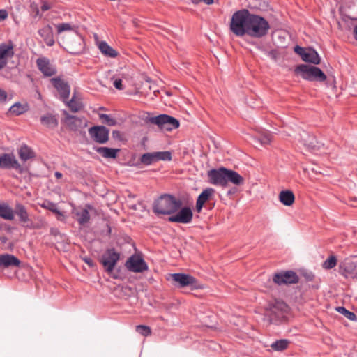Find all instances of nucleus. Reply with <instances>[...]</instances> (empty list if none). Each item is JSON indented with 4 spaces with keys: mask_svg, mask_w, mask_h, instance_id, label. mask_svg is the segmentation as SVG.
I'll list each match as a JSON object with an SVG mask.
<instances>
[{
    "mask_svg": "<svg viewBox=\"0 0 357 357\" xmlns=\"http://www.w3.org/2000/svg\"><path fill=\"white\" fill-rule=\"evenodd\" d=\"M84 47L83 38L81 36L77 34L72 41L67 43V51L71 54L77 55L83 52Z\"/></svg>",
    "mask_w": 357,
    "mask_h": 357,
    "instance_id": "21",
    "label": "nucleus"
},
{
    "mask_svg": "<svg viewBox=\"0 0 357 357\" xmlns=\"http://www.w3.org/2000/svg\"><path fill=\"white\" fill-rule=\"evenodd\" d=\"M94 208L91 204H86L85 208H79L75 212V215L77 222L81 226H84L90 220L89 210H93Z\"/></svg>",
    "mask_w": 357,
    "mask_h": 357,
    "instance_id": "22",
    "label": "nucleus"
},
{
    "mask_svg": "<svg viewBox=\"0 0 357 357\" xmlns=\"http://www.w3.org/2000/svg\"><path fill=\"white\" fill-rule=\"evenodd\" d=\"M98 48L106 56L115 58L118 55V52L105 41H101L99 43Z\"/></svg>",
    "mask_w": 357,
    "mask_h": 357,
    "instance_id": "29",
    "label": "nucleus"
},
{
    "mask_svg": "<svg viewBox=\"0 0 357 357\" xmlns=\"http://www.w3.org/2000/svg\"><path fill=\"white\" fill-rule=\"evenodd\" d=\"M215 190L211 188H207L204 189L201 194L198 196L195 208L197 213H200L203 208V206L205 204L210 202L214 198ZM210 205L209 208H212L214 207L215 203Z\"/></svg>",
    "mask_w": 357,
    "mask_h": 357,
    "instance_id": "15",
    "label": "nucleus"
},
{
    "mask_svg": "<svg viewBox=\"0 0 357 357\" xmlns=\"http://www.w3.org/2000/svg\"><path fill=\"white\" fill-rule=\"evenodd\" d=\"M36 66L44 77H52L57 73L56 66L47 57H40L36 59Z\"/></svg>",
    "mask_w": 357,
    "mask_h": 357,
    "instance_id": "16",
    "label": "nucleus"
},
{
    "mask_svg": "<svg viewBox=\"0 0 357 357\" xmlns=\"http://www.w3.org/2000/svg\"><path fill=\"white\" fill-rule=\"evenodd\" d=\"M335 310L340 314L344 315L349 320L357 321V316L356 315V314L351 311L348 310L344 306H337L335 308Z\"/></svg>",
    "mask_w": 357,
    "mask_h": 357,
    "instance_id": "37",
    "label": "nucleus"
},
{
    "mask_svg": "<svg viewBox=\"0 0 357 357\" xmlns=\"http://www.w3.org/2000/svg\"><path fill=\"white\" fill-rule=\"evenodd\" d=\"M279 200L284 206H290L294 202L295 196L291 190H282L279 194Z\"/></svg>",
    "mask_w": 357,
    "mask_h": 357,
    "instance_id": "25",
    "label": "nucleus"
},
{
    "mask_svg": "<svg viewBox=\"0 0 357 357\" xmlns=\"http://www.w3.org/2000/svg\"><path fill=\"white\" fill-rule=\"evenodd\" d=\"M40 121L42 124L50 128H55L58 126L56 118L51 114L43 116L40 119Z\"/></svg>",
    "mask_w": 357,
    "mask_h": 357,
    "instance_id": "34",
    "label": "nucleus"
},
{
    "mask_svg": "<svg viewBox=\"0 0 357 357\" xmlns=\"http://www.w3.org/2000/svg\"><path fill=\"white\" fill-rule=\"evenodd\" d=\"M305 146L309 149V151L313 153H316L317 151L324 148V144L319 142L313 136L309 137V139L305 143Z\"/></svg>",
    "mask_w": 357,
    "mask_h": 357,
    "instance_id": "31",
    "label": "nucleus"
},
{
    "mask_svg": "<svg viewBox=\"0 0 357 357\" xmlns=\"http://www.w3.org/2000/svg\"><path fill=\"white\" fill-rule=\"evenodd\" d=\"M119 259L120 254L114 248H109L102 255L100 262L107 273H112Z\"/></svg>",
    "mask_w": 357,
    "mask_h": 357,
    "instance_id": "10",
    "label": "nucleus"
},
{
    "mask_svg": "<svg viewBox=\"0 0 357 357\" xmlns=\"http://www.w3.org/2000/svg\"><path fill=\"white\" fill-rule=\"evenodd\" d=\"M114 86L119 90L123 89L122 80L121 79H116L114 82Z\"/></svg>",
    "mask_w": 357,
    "mask_h": 357,
    "instance_id": "48",
    "label": "nucleus"
},
{
    "mask_svg": "<svg viewBox=\"0 0 357 357\" xmlns=\"http://www.w3.org/2000/svg\"><path fill=\"white\" fill-rule=\"evenodd\" d=\"M305 51H306V49L301 47L298 45H296L294 47V52L296 54H298V55H300L302 59L303 58V54L305 53Z\"/></svg>",
    "mask_w": 357,
    "mask_h": 357,
    "instance_id": "47",
    "label": "nucleus"
},
{
    "mask_svg": "<svg viewBox=\"0 0 357 357\" xmlns=\"http://www.w3.org/2000/svg\"><path fill=\"white\" fill-rule=\"evenodd\" d=\"M99 117L102 120V123L107 126H114L117 123L116 119L111 117L109 114H100Z\"/></svg>",
    "mask_w": 357,
    "mask_h": 357,
    "instance_id": "40",
    "label": "nucleus"
},
{
    "mask_svg": "<svg viewBox=\"0 0 357 357\" xmlns=\"http://www.w3.org/2000/svg\"><path fill=\"white\" fill-rule=\"evenodd\" d=\"M109 129L104 126H95L89 129L90 137L98 144H105L109 140Z\"/></svg>",
    "mask_w": 357,
    "mask_h": 357,
    "instance_id": "12",
    "label": "nucleus"
},
{
    "mask_svg": "<svg viewBox=\"0 0 357 357\" xmlns=\"http://www.w3.org/2000/svg\"><path fill=\"white\" fill-rule=\"evenodd\" d=\"M18 154L21 160L24 162L35 157V153L26 144L21 146L18 150Z\"/></svg>",
    "mask_w": 357,
    "mask_h": 357,
    "instance_id": "28",
    "label": "nucleus"
},
{
    "mask_svg": "<svg viewBox=\"0 0 357 357\" xmlns=\"http://www.w3.org/2000/svg\"><path fill=\"white\" fill-rule=\"evenodd\" d=\"M41 207L55 213L56 215H57V219L59 220H62L61 218L64 216L63 213L58 209L56 204L55 203L47 201L42 204Z\"/></svg>",
    "mask_w": 357,
    "mask_h": 357,
    "instance_id": "33",
    "label": "nucleus"
},
{
    "mask_svg": "<svg viewBox=\"0 0 357 357\" xmlns=\"http://www.w3.org/2000/svg\"><path fill=\"white\" fill-rule=\"evenodd\" d=\"M259 141L261 144L267 145L271 142V135L269 133H265L259 137Z\"/></svg>",
    "mask_w": 357,
    "mask_h": 357,
    "instance_id": "45",
    "label": "nucleus"
},
{
    "mask_svg": "<svg viewBox=\"0 0 357 357\" xmlns=\"http://www.w3.org/2000/svg\"><path fill=\"white\" fill-rule=\"evenodd\" d=\"M351 199V206H354V207H357V198L356 197H351L350 198Z\"/></svg>",
    "mask_w": 357,
    "mask_h": 357,
    "instance_id": "53",
    "label": "nucleus"
},
{
    "mask_svg": "<svg viewBox=\"0 0 357 357\" xmlns=\"http://www.w3.org/2000/svg\"><path fill=\"white\" fill-rule=\"evenodd\" d=\"M171 160L172 153L169 151L146 153L139 158L140 162L146 166L160 160L170 161Z\"/></svg>",
    "mask_w": 357,
    "mask_h": 357,
    "instance_id": "8",
    "label": "nucleus"
},
{
    "mask_svg": "<svg viewBox=\"0 0 357 357\" xmlns=\"http://www.w3.org/2000/svg\"><path fill=\"white\" fill-rule=\"evenodd\" d=\"M54 176H55V177H56V178H61L62 177V176H63V175H62V174H61V172H56L54 173Z\"/></svg>",
    "mask_w": 357,
    "mask_h": 357,
    "instance_id": "56",
    "label": "nucleus"
},
{
    "mask_svg": "<svg viewBox=\"0 0 357 357\" xmlns=\"http://www.w3.org/2000/svg\"><path fill=\"white\" fill-rule=\"evenodd\" d=\"M64 102L66 103L68 107L73 112H77L79 111L82 107V103L75 100V96H73L69 101L67 100Z\"/></svg>",
    "mask_w": 357,
    "mask_h": 357,
    "instance_id": "38",
    "label": "nucleus"
},
{
    "mask_svg": "<svg viewBox=\"0 0 357 357\" xmlns=\"http://www.w3.org/2000/svg\"><path fill=\"white\" fill-rule=\"evenodd\" d=\"M15 213L19 217L21 222L26 223L29 221L27 211L22 204H17L15 205Z\"/></svg>",
    "mask_w": 357,
    "mask_h": 357,
    "instance_id": "30",
    "label": "nucleus"
},
{
    "mask_svg": "<svg viewBox=\"0 0 357 357\" xmlns=\"http://www.w3.org/2000/svg\"><path fill=\"white\" fill-rule=\"evenodd\" d=\"M50 82L58 92L59 98L63 102H66L70 93V86L68 83L60 77L52 78Z\"/></svg>",
    "mask_w": 357,
    "mask_h": 357,
    "instance_id": "11",
    "label": "nucleus"
},
{
    "mask_svg": "<svg viewBox=\"0 0 357 357\" xmlns=\"http://www.w3.org/2000/svg\"><path fill=\"white\" fill-rule=\"evenodd\" d=\"M20 264V260L15 255L8 253L0 254V269L19 267Z\"/></svg>",
    "mask_w": 357,
    "mask_h": 357,
    "instance_id": "20",
    "label": "nucleus"
},
{
    "mask_svg": "<svg viewBox=\"0 0 357 357\" xmlns=\"http://www.w3.org/2000/svg\"><path fill=\"white\" fill-rule=\"evenodd\" d=\"M301 274L307 282H311L315 279V275L312 271L304 270L302 271Z\"/></svg>",
    "mask_w": 357,
    "mask_h": 357,
    "instance_id": "44",
    "label": "nucleus"
},
{
    "mask_svg": "<svg viewBox=\"0 0 357 357\" xmlns=\"http://www.w3.org/2000/svg\"><path fill=\"white\" fill-rule=\"evenodd\" d=\"M118 293V294H114L115 296H117V297H121V294L122 293H124V296H134L135 294L134 293H137L138 291H131L132 294H127L126 291H116Z\"/></svg>",
    "mask_w": 357,
    "mask_h": 357,
    "instance_id": "51",
    "label": "nucleus"
},
{
    "mask_svg": "<svg viewBox=\"0 0 357 357\" xmlns=\"http://www.w3.org/2000/svg\"><path fill=\"white\" fill-rule=\"evenodd\" d=\"M340 271L346 278H357V263L352 258L345 259L340 265Z\"/></svg>",
    "mask_w": 357,
    "mask_h": 357,
    "instance_id": "19",
    "label": "nucleus"
},
{
    "mask_svg": "<svg viewBox=\"0 0 357 357\" xmlns=\"http://www.w3.org/2000/svg\"><path fill=\"white\" fill-rule=\"evenodd\" d=\"M303 60L305 62H308L317 65L320 63L321 59L317 52L313 48L306 49L305 53L303 54Z\"/></svg>",
    "mask_w": 357,
    "mask_h": 357,
    "instance_id": "24",
    "label": "nucleus"
},
{
    "mask_svg": "<svg viewBox=\"0 0 357 357\" xmlns=\"http://www.w3.org/2000/svg\"><path fill=\"white\" fill-rule=\"evenodd\" d=\"M126 268L134 273H142L148 269V266L144 259L139 255H132L126 262Z\"/></svg>",
    "mask_w": 357,
    "mask_h": 357,
    "instance_id": "13",
    "label": "nucleus"
},
{
    "mask_svg": "<svg viewBox=\"0 0 357 357\" xmlns=\"http://www.w3.org/2000/svg\"><path fill=\"white\" fill-rule=\"evenodd\" d=\"M8 17V12L4 9L0 10V20H4Z\"/></svg>",
    "mask_w": 357,
    "mask_h": 357,
    "instance_id": "50",
    "label": "nucleus"
},
{
    "mask_svg": "<svg viewBox=\"0 0 357 357\" xmlns=\"http://www.w3.org/2000/svg\"><path fill=\"white\" fill-rule=\"evenodd\" d=\"M65 121L68 127L73 131H77L86 126V123L84 119L78 118L75 116L68 114L66 117Z\"/></svg>",
    "mask_w": 357,
    "mask_h": 357,
    "instance_id": "23",
    "label": "nucleus"
},
{
    "mask_svg": "<svg viewBox=\"0 0 357 357\" xmlns=\"http://www.w3.org/2000/svg\"><path fill=\"white\" fill-rule=\"evenodd\" d=\"M337 265V259L334 255H331L322 264V267L326 270L334 268Z\"/></svg>",
    "mask_w": 357,
    "mask_h": 357,
    "instance_id": "39",
    "label": "nucleus"
},
{
    "mask_svg": "<svg viewBox=\"0 0 357 357\" xmlns=\"http://www.w3.org/2000/svg\"><path fill=\"white\" fill-rule=\"evenodd\" d=\"M354 37L357 40V25L354 27Z\"/></svg>",
    "mask_w": 357,
    "mask_h": 357,
    "instance_id": "60",
    "label": "nucleus"
},
{
    "mask_svg": "<svg viewBox=\"0 0 357 357\" xmlns=\"http://www.w3.org/2000/svg\"><path fill=\"white\" fill-rule=\"evenodd\" d=\"M7 93L5 91L0 89V102L6 101Z\"/></svg>",
    "mask_w": 357,
    "mask_h": 357,
    "instance_id": "49",
    "label": "nucleus"
},
{
    "mask_svg": "<svg viewBox=\"0 0 357 357\" xmlns=\"http://www.w3.org/2000/svg\"><path fill=\"white\" fill-rule=\"evenodd\" d=\"M43 222L41 221L40 222L38 223L31 222L30 224H27L25 227L31 229H38L42 228L43 227Z\"/></svg>",
    "mask_w": 357,
    "mask_h": 357,
    "instance_id": "46",
    "label": "nucleus"
},
{
    "mask_svg": "<svg viewBox=\"0 0 357 357\" xmlns=\"http://www.w3.org/2000/svg\"><path fill=\"white\" fill-rule=\"evenodd\" d=\"M175 286L179 288L190 287L192 289H204V285L195 277L186 273H173L170 275Z\"/></svg>",
    "mask_w": 357,
    "mask_h": 357,
    "instance_id": "6",
    "label": "nucleus"
},
{
    "mask_svg": "<svg viewBox=\"0 0 357 357\" xmlns=\"http://www.w3.org/2000/svg\"><path fill=\"white\" fill-rule=\"evenodd\" d=\"M84 261L90 267H93L94 266V261L91 258L86 257L84 259Z\"/></svg>",
    "mask_w": 357,
    "mask_h": 357,
    "instance_id": "52",
    "label": "nucleus"
},
{
    "mask_svg": "<svg viewBox=\"0 0 357 357\" xmlns=\"http://www.w3.org/2000/svg\"><path fill=\"white\" fill-rule=\"evenodd\" d=\"M29 109L27 104H21L20 102H16L14 105H13L9 111L10 113L19 116L24 113H25Z\"/></svg>",
    "mask_w": 357,
    "mask_h": 357,
    "instance_id": "35",
    "label": "nucleus"
},
{
    "mask_svg": "<svg viewBox=\"0 0 357 357\" xmlns=\"http://www.w3.org/2000/svg\"><path fill=\"white\" fill-rule=\"evenodd\" d=\"M57 33H61L66 31H70L73 29V26L70 23H61L56 26Z\"/></svg>",
    "mask_w": 357,
    "mask_h": 357,
    "instance_id": "43",
    "label": "nucleus"
},
{
    "mask_svg": "<svg viewBox=\"0 0 357 357\" xmlns=\"http://www.w3.org/2000/svg\"><path fill=\"white\" fill-rule=\"evenodd\" d=\"M50 8V5L46 2H44L43 3V5L41 6V10L43 11H46V10H49Z\"/></svg>",
    "mask_w": 357,
    "mask_h": 357,
    "instance_id": "54",
    "label": "nucleus"
},
{
    "mask_svg": "<svg viewBox=\"0 0 357 357\" xmlns=\"http://www.w3.org/2000/svg\"><path fill=\"white\" fill-rule=\"evenodd\" d=\"M207 176L209 183L214 185L227 187L229 182L236 185L244 183L243 177L238 172L223 167L208 171Z\"/></svg>",
    "mask_w": 357,
    "mask_h": 357,
    "instance_id": "2",
    "label": "nucleus"
},
{
    "mask_svg": "<svg viewBox=\"0 0 357 357\" xmlns=\"http://www.w3.org/2000/svg\"><path fill=\"white\" fill-rule=\"evenodd\" d=\"M296 72L299 73L303 79L310 82H323L327 78L325 73L314 66L301 64L296 67Z\"/></svg>",
    "mask_w": 357,
    "mask_h": 357,
    "instance_id": "5",
    "label": "nucleus"
},
{
    "mask_svg": "<svg viewBox=\"0 0 357 357\" xmlns=\"http://www.w3.org/2000/svg\"><path fill=\"white\" fill-rule=\"evenodd\" d=\"M268 22L262 16L250 13L248 9L234 12L231 16L229 29L236 36H248L253 38L266 36L270 29Z\"/></svg>",
    "mask_w": 357,
    "mask_h": 357,
    "instance_id": "1",
    "label": "nucleus"
},
{
    "mask_svg": "<svg viewBox=\"0 0 357 357\" xmlns=\"http://www.w3.org/2000/svg\"><path fill=\"white\" fill-rule=\"evenodd\" d=\"M289 342L287 339L277 340L271 343V347L275 351H282L287 348Z\"/></svg>",
    "mask_w": 357,
    "mask_h": 357,
    "instance_id": "36",
    "label": "nucleus"
},
{
    "mask_svg": "<svg viewBox=\"0 0 357 357\" xmlns=\"http://www.w3.org/2000/svg\"><path fill=\"white\" fill-rule=\"evenodd\" d=\"M0 169H14L22 172L21 165L13 153H3L0 155Z\"/></svg>",
    "mask_w": 357,
    "mask_h": 357,
    "instance_id": "17",
    "label": "nucleus"
},
{
    "mask_svg": "<svg viewBox=\"0 0 357 357\" xmlns=\"http://www.w3.org/2000/svg\"><path fill=\"white\" fill-rule=\"evenodd\" d=\"M0 217L7 220H13L14 219L13 210L7 204H2L0 207Z\"/></svg>",
    "mask_w": 357,
    "mask_h": 357,
    "instance_id": "32",
    "label": "nucleus"
},
{
    "mask_svg": "<svg viewBox=\"0 0 357 357\" xmlns=\"http://www.w3.org/2000/svg\"><path fill=\"white\" fill-rule=\"evenodd\" d=\"M14 44L11 40L0 44V70L4 68L9 59L14 56Z\"/></svg>",
    "mask_w": 357,
    "mask_h": 357,
    "instance_id": "14",
    "label": "nucleus"
},
{
    "mask_svg": "<svg viewBox=\"0 0 357 357\" xmlns=\"http://www.w3.org/2000/svg\"><path fill=\"white\" fill-rule=\"evenodd\" d=\"M289 293H291V295H287V296H290V303H302V297H301V291H289Z\"/></svg>",
    "mask_w": 357,
    "mask_h": 357,
    "instance_id": "42",
    "label": "nucleus"
},
{
    "mask_svg": "<svg viewBox=\"0 0 357 357\" xmlns=\"http://www.w3.org/2000/svg\"><path fill=\"white\" fill-rule=\"evenodd\" d=\"M273 281L280 286L296 284L299 282V277L293 271H281L273 275Z\"/></svg>",
    "mask_w": 357,
    "mask_h": 357,
    "instance_id": "9",
    "label": "nucleus"
},
{
    "mask_svg": "<svg viewBox=\"0 0 357 357\" xmlns=\"http://www.w3.org/2000/svg\"><path fill=\"white\" fill-rule=\"evenodd\" d=\"M136 331L144 337H147L151 333V328L146 325L142 324L136 326Z\"/></svg>",
    "mask_w": 357,
    "mask_h": 357,
    "instance_id": "41",
    "label": "nucleus"
},
{
    "mask_svg": "<svg viewBox=\"0 0 357 357\" xmlns=\"http://www.w3.org/2000/svg\"><path fill=\"white\" fill-rule=\"evenodd\" d=\"M193 217V213L190 207L185 206L181 208L176 214L169 217L168 220L171 222H178L183 224L190 223Z\"/></svg>",
    "mask_w": 357,
    "mask_h": 357,
    "instance_id": "18",
    "label": "nucleus"
},
{
    "mask_svg": "<svg viewBox=\"0 0 357 357\" xmlns=\"http://www.w3.org/2000/svg\"><path fill=\"white\" fill-rule=\"evenodd\" d=\"M203 0H191L192 3L195 5L199 4Z\"/></svg>",
    "mask_w": 357,
    "mask_h": 357,
    "instance_id": "59",
    "label": "nucleus"
},
{
    "mask_svg": "<svg viewBox=\"0 0 357 357\" xmlns=\"http://www.w3.org/2000/svg\"><path fill=\"white\" fill-rule=\"evenodd\" d=\"M268 314L265 317V320L269 324L280 325L287 321V314L290 308L289 305L282 300L274 299L270 301L267 306Z\"/></svg>",
    "mask_w": 357,
    "mask_h": 357,
    "instance_id": "3",
    "label": "nucleus"
},
{
    "mask_svg": "<svg viewBox=\"0 0 357 357\" xmlns=\"http://www.w3.org/2000/svg\"><path fill=\"white\" fill-rule=\"evenodd\" d=\"M182 206V202L169 194L161 195L154 202L153 210L157 215H172Z\"/></svg>",
    "mask_w": 357,
    "mask_h": 357,
    "instance_id": "4",
    "label": "nucleus"
},
{
    "mask_svg": "<svg viewBox=\"0 0 357 357\" xmlns=\"http://www.w3.org/2000/svg\"><path fill=\"white\" fill-rule=\"evenodd\" d=\"M95 150L103 158L112 159H115L117 157V154L120 151L119 149H113L104 146L98 147Z\"/></svg>",
    "mask_w": 357,
    "mask_h": 357,
    "instance_id": "26",
    "label": "nucleus"
},
{
    "mask_svg": "<svg viewBox=\"0 0 357 357\" xmlns=\"http://www.w3.org/2000/svg\"><path fill=\"white\" fill-rule=\"evenodd\" d=\"M40 36L43 38L44 42L47 46H52L54 44L53 33L51 27H45L38 31Z\"/></svg>",
    "mask_w": 357,
    "mask_h": 357,
    "instance_id": "27",
    "label": "nucleus"
},
{
    "mask_svg": "<svg viewBox=\"0 0 357 357\" xmlns=\"http://www.w3.org/2000/svg\"><path fill=\"white\" fill-rule=\"evenodd\" d=\"M50 233L53 235H56L58 230L56 229H51Z\"/></svg>",
    "mask_w": 357,
    "mask_h": 357,
    "instance_id": "58",
    "label": "nucleus"
},
{
    "mask_svg": "<svg viewBox=\"0 0 357 357\" xmlns=\"http://www.w3.org/2000/svg\"><path fill=\"white\" fill-rule=\"evenodd\" d=\"M203 1L207 5H211L213 3V0H203Z\"/></svg>",
    "mask_w": 357,
    "mask_h": 357,
    "instance_id": "57",
    "label": "nucleus"
},
{
    "mask_svg": "<svg viewBox=\"0 0 357 357\" xmlns=\"http://www.w3.org/2000/svg\"><path fill=\"white\" fill-rule=\"evenodd\" d=\"M148 122L157 125L160 129L172 130L179 127V121L174 117L167 114H160L157 116L150 117Z\"/></svg>",
    "mask_w": 357,
    "mask_h": 357,
    "instance_id": "7",
    "label": "nucleus"
},
{
    "mask_svg": "<svg viewBox=\"0 0 357 357\" xmlns=\"http://www.w3.org/2000/svg\"><path fill=\"white\" fill-rule=\"evenodd\" d=\"M112 136H113L114 138H119L120 136H121V133L118 130H114L112 132Z\"/></svg>",
    "mask_w": 357,
    "mask_h": 357,
    "instance_id": "55",
    "label": "nucleus"
}]
</instances>
